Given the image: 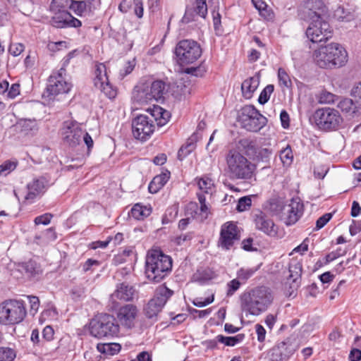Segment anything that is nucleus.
<instances>
[{"mask_svg":"<svg viewBox=\"0 0 361 361\" xmlns=\"http://www.w3.org/2000/svg\"><path fill=\"white\" fill-rule=\"evenodd\" d=\"M348 55L345 49L340 44L331 42L321 45L312 54L314 63L320 68L334 69L344 66L348 62Z\"/></svg>","mask_w":361,"mask_h":361,"instance_id":"nucleus-1","label":"nucleus"},{"mask_svg":"<svg viewBox=\"0 0 361 361\" xmlns=\"http://www.w3.org/2000/svg\"><path fill=\"white\" fill-rule=\"evenodd\" d=\"M273 300L271 291L262 286L243 293L240 296V307L246 316H259L268 310Z\"/></svg>","mask_w":361,"mask_h":361,"instance_id":"nucleus-2","label":"nucleus"},{"mask_svg":"<svg viewBox=\"0 0 361 361\" xmlns=\"http://www.w3.org/2000/svg\"><path fill=\"white\" fill-rule=\"evenodd\" d=\"M171 258L162 251L152 249L148 251L145 261V275L151 281L159 283L171 271Z\"/></svg>","mask_w":361,"mask_h":361,"instance_id":"nucleus-3","label":"nucleus"},{"mask_svg":"<svg viewBox=\"0 0 361 361\" xmlns=\"http://www.w3.org/2000/svg\"><path fill=\"white\" fill-rule=\"evenodd\" d=\"M226 171L233 179L250 180L256 166L237 149H231L226 155Z\"/></svg>","mask_w":361,"mask_h":361,"instance_id":"nucleus-4","label":"nucleus"},{"mask_svg":"<svg viewBox=\"0 0 361 361\" xmlns=\"http://www.w3.org/2000/svg\"><path fill=\"white\" fill-rule=\"evenodd\" d=\"M119 329L116 318L109 314H99L89 324L90 335L99 339H111L118 335Z\"/></svg>","mask_w":361,"mask_h":361,"instance_id":"nucleus-5","label":"nucleus"},{"mask_svg":"<svg viewBox=\"0 0 361 361\" xmlns=\"http://www.w3.org/2000/svg\"><path fill=\"white\" fill-rule=\"evenodd\" d=\"M26 315L23 301L7 300L0 304V324H16L21 322Z\"/></svg>","mask_w":361,"mask_h":361,"instance_id":"nucleus-6","label":"nucleus"},{"mask_svg":"<svg viewBox=\"0 0 361 361\" xmlns=\"http://www.w3.org/2000/svg\"><path fill=\"white\" fill-rule=\"evenodd\" d=\"M175 54L178 63L183 66L196 61L202 54V49L197 42L184 39L177 44Z\"/></svg>","mask_w":361,"mask_h":361,"instance_id":"nucleus-7","label":"nucleus"},{"mask_svg":"<svg viewBox=\"0 0 361 361\" xmlns=\"http://www.w3.org/2000/svg\"><path fill=\"white\" fill-rule=\"evenodd\" d=\"M241 126L248 131L257 132L267 123V118L252 105L242 108L238 116Z\"/></svg>","mask_w":361,"mask_h":361,"instance_id":"nucleus-8","label":"nucleus"},{"mask_svg":"<svg viewBox=\"0 0 361 361\" xmlns=\"http://www.w3.org/2000/svg\"><path fill=\"white\" fill-rule=\"evenodd\" d=\"M313 118L318 128L324 130L336 129L343 121L339 112L329 107L317 109Z\"/></svg>","mask_w":361,"mask_h":361,"instance_id":"nucleus-9","label":"nucleus"},{"mask_svg":"<svg viewBox=\"0 0 361 361\" xmlns=\"http://www.w3.org/2000/svg\"><path fill=\"white\" fill-rule=\"evenodd\" d=\"M172 295L173 291L166 286H161L158 287L154 298L148 302L144 309L146 317L157 320L159 313Z\"/></svg>","mask_w":361,"mask_h":361,"instance_id":"nucleus-10","label":"nucleus"},{"mask_svg":"<svg viewBox=\"0 0 361 361\" xmlns=\"http://www.w3.org/2000/svg\"><path fill=\"white\" fill-rule=\"evenodd\" d=\"M239 145L245 154L253 160L267 163L273 154V149L269 143L257 146L255 142L249 139H242Z\"/></svg>","mask_w":361,"mask_h":361,"instance_id":"nucleus-11","label":"nucleus"},{"mask_svg":"<svg viewBox=\"0 0 361 361\" xmlns=\"http://www.w3.org/2000/svg\"><path fill=\"white\" fill-rule=\"evenodd\" d=\"M71 87L72 84L66 75V71L61 68L56 73H53L49 77L47 87V97L51 99V97L59 94H66L71 90Z\"/></svg>","mask_w":361,"mask_h":361,"instance_id":"nucleus-12","label":"nucleus"},{"mask_svg":"<svg viewBox=\"0 0 361 361\" xmlns=\"http://www.w3.org/2000/svg\"><path fill=\"white\" fill-rule=\"evenodd\" d=\"M307 22L309 25L306 30V36L311 42H320L331 37V26L324 17Z\"/></svg>","mask_w":361,"mask_h":361,"instance_id":"nucleus-13","label":"nucleus"},{"mask_svg":"<svg viewBox=\"0 0 361 361\" xmlns=\"http://www.w3.org/2000/svg\"><path fill=\"white\" fill-rule=\"evenodd\" d=\"M156 128L154 121L146 115H139L132 121V131L134 137L141 141L148 140Z\"/></svg>","mask_w":361,"mask_h":361,"instance_id":"nucleus-14","label":"nucleus"},{"mask_svg":"<svg viewBox=\"0 0 361 361\" xmlns=\"http://www.w3.org/2000/svg\"><path fill=\"white\" fill-rule=\"evenodd\" d=\"M240 232L236 224L226 222L221 227L218 246L224 250H231L240 240Z\"/></svg>","mask_w":361,"mask_h":361,"instance_id":"nucleus-15","label":"nucleus"},{"mask_svg":"<svg viewBox=\"0 0 361 361\" xmlns=\"http://www.w3.org/2000/svg\"><path fill=\"white\" fill-rule=\"evenodd\" d=\"M60 133L65 144L75 147L82 142L83 130L80 123L68 120L63 123Z\"/></svg>","mask_w":361,"mask_h":361,"instance_id":"nucleus-16","label":"nucleus"},{"mask_svg":"<svg viewBox=\"0 0 361 361\" xmlns=\"http://www.w3.org/2000/svg\"><path fill=\"white\" fill-rule=\"evenodd\" d=\"M326 8L321 0H308L300 10V18L310 21L324 17Z\"/></svg>","mask_w":361,"mask_h":361,"instance_id":"nucleus-17","label":"nucleus"},{"mask_svg":"<svg viewBox=\"0 0 361 361\" xmlns=\"http://www.w3.org/2000/svg\"><path fill=\"white\" fill-rule=\"evenodd\" d=\"M303 211V204L298 199H292L290 202L283 208V219L286 225H292L298 221Z\"/></svg>","mask_w":361,"mask_h":361,"instance_id":"nucleus-18","label":"nucleus"},{"mask_svg":"<svg viewBox=\"0 0 361 361\" xmlns=\"http://www.w3.org/2000/svg\"><path fill=\"white\" fill-rule=\"evenodd\" d=\"M207 13V6L206 0H190V4L186 8L182 21L188 23L195 20L196 16H200L204 18Z\"/></svg>","mask_w":361,"mask_h":361,"instance_id":"nucleus-19","label":"nucleus"},{"mask_svg":"<svg viewBox=\"0 0 361 361\" xmlns=\"http://www.w3.org/2000/svg\"><path fill=\"white\" fill-rule=\"evenodd\" d=\"M198 200L200 204L199 207L196 202H190L186 207V214L190 215L192 218L202 221L208 217L209 209L205 204V197L204 195L198 194Z\"/></svg>","mask_w":361,"mask_h":361,"instance_id":"nucleus-20","label":"nucleus"},{"mask_svg":"<svg viewBox=\"0 0 361 361\" xmlns=\"http://www.w3.org/2000/svg\"><path fill=\"white\" fill-rule=\"evenodd\" d=\"M137 312L138 310L135 305H125L118 310L117 318L122 326L131 328L134 326Z\"/></svg>","mask_w":361,"mask_h":361,"instance_id":"nucleus-21","label":"nucleus"},{"mask_svg":"<svg viewBox=\"0 0 361 361\" xmlns=\"http://www.w3.org/2000/svg\"><path fill=\"white\" fill-rule=\"evenodd\" d=\"M294 348L285 342L272 348L268 353L269 361H286L293 354Z\"/></svg>","mask_w":361,"mask_h":361,"instance_id":"nucleus-22","label":"nucleus"},{"mask_svg":"<svg viewBox=\"0 0 361 361\" xmlns=\"http://www.w3.org/2000/svg\"><path fill=\"white\" fill-rule=\"evenodd\" d=\"M47 185V182L44 178H34L27 185V193L25 195V199L32 202L44 192Z\"/></svg>","mask_w":361,"mask_h":361,"instance_id":"nucleus-23","label":"nucleus"},{"mask_svg":"<svg viewBox=\"0 0 361 361\" xmlns=\"http://www.w3.org/2000/svg\"><path fill=\"white\" fill-rule=\"evenodd\" d=\"M254 222L256 228L267 235L274 236L277 233V227L273 221L261 212L255 214Z\"/></svg>","mask_w":361,"mask_h":361,"instance_id":"nucleus-24","label":"nucleus"},{"mask_svg":"<svg viewBox=\"0 0 361 361\" xmlns=\"http://www.w3.org/2000/svg\"><path fill=\"white\" fill-rule=\"evenodd\" d=\"M53 23L56 27H78L81 26V22L74 18L67 11H61L56 14L53 18Z\"/></svg>","mask_w":361,"mask_h":361,"instance_id":"nucleus-25","label":"nucleus"},{"mask_svg":"<svg viewBox=\"0 0 361 361\" xmlns=\"http://www.w3.org/2000/svg\"><path fill=\"white\" fill-rule=\"evenodd\" d=\"M135 288L125 283L117 286L116 290L112 293V300H121L123 301L132 300L135 296Z\"/></svg>","mask_w":361,"mask_h":361,"instance_id":"nucleus-26","label":"nucleus"},{"mask_svg":"<svg viewBox=\"0 0 361 361\" xmlns=\"http://www.w3.org/2000/svg\"><path fill=\"white\" fill-rule=\"evenodd\" d=\"M133 100L135 104L140 106L147 105L155 102L147 87L137 86L133 92Z\"/></svg>","mask_w":361,"mask_h":361,"instance_id":"nucleus-27","label":"nucleus"},{"mask_svg":"<svg viewBox=\"0 0 361 361\" xmlns=\"http://www.w3.org/2000/svg\"><path fill=\"white\" fill-rule=\"evenodd\" d=\"M147 111L150 114L151 117L149 118H152L154 122L156 121L159 126L165 125L169 120V112L158 105L153 104L152 108L149 107L147 109Z\"/></svg>","mask_w":361,"mask_h":361,"instance_id":"nucleus-28","label":"nucleus"},{"mask_svg":"<svg viewBox=\"0 0 361 361\" xmlns=\"http://www.w3.org/2000/svg\"><path fill=\"white\" fill-rule=\"evenodd\" d=\"M338 107L349 116H355L361 114V106L350 98L341 99L338 104Z\"/></svg>","mask_w":361,"mask_h":361,"instance_id":"nucleus-29","label":"nucleus"},{"mask_svg":"<svg viewBox=\"0 0 361 361\" xmlns=\"http://www.w3.org/2000/svg\"><path fill=\"white\" fill-rule=\"evenodd\" d=\"M259 85V77L255 75L243 81L241 89L244 97L247 99L252 97L253 93L257 89Z\"/></svg>","mask_w":361,"mask_h":361,"instance_id":"nucleus-30","label":"nucleus"},{"mask_svg":"<svg viewBox=\"0 0 361 361\" xmlns=\"http://www.w3.org/2000/svg\"><path fill=\"white\" fill-rule=\"evenodd\" d=\"M16 127L25 135L33 134L38 130L37 122L35 119L21 118L18 121Z\"/></svg>","mask_w":361,"mask_h":361,"instance_id":"nucleus-31","label":"nucleus"},{"mask_svg":"<svg viewBox=\"0 0 361 361\" xmlns=\"http://www.w3.org/2000/svg\"><path fill=\"white\" fill-rule=\"evenodd\" d=\"M169 178L170 173L168 171L156 176L149 184V192L152 194L157 192L167 183Z\"/></svg>","mask_w":361,"mask_h":361,"instance_id":"nucleus-32","label":"nucleus"},{"mask_svg":"<svg viewBox=\"0 0 361 361\" xmlns=\"http://www.w3.org/2000/svg\"><path fill=\"white\" fill-rule=\"evenodd\" d=\"M146 87L155 102H158L164 98V94L166 92V84L163 81L155 80L151 83L150 86H147Z\"/></svg>","mask_w":361,"mask_h":361,"instance_id":"nucleus-33","label":"nucleus"},{"mask_svg":"<svg viewBox=\"0 0 361 361\" xmlns=\"http://www.w3.org/2000/svg\"><path fill=\"white\" fill-rule=\"evenodd\" d=\"M334 18L339 21L349 22L354 19V13L348 8H345L343 6H338L334 11Z\"/></svg>","mask_w":361,"mask_h":361,"instance_id":"nucleus-34","label":"nucleus"},{"mask_svg":"<svg viewBox=\"0 0 361 361\" xmlns=\"http://www.w3.org/2000/svg\"><path fill=\"white\" fill-rule=\"evenodd\" d=\"M94 75V86L103 84L104 82H106L107 80H109L106 73V68L104 63H99L96 65Z\"/></svg>","mask_w":361,"mask_h":361,"instance_id":"nucleus-35","label":"nucleus"},{"mask_svg":"<svg viewBox=\"0 0 361 361\" xmlns=\"http://www.w3.org/2000/svg\"><path fill=\"white\" fill-rule=\"evenodd\" d=\"M152 209L149 207L143 206L140 204H136L131 209V216L137 219H143L150 215Z\"/></svg>","mask_w":361,"mask_h":361,"instance_id":"nucleus-36","label":"nucleus"},{"mask_svg":"<svg viewBox=\"0 0 361 361\" xmlns=\"http://www.w3.org/2000/svg\"><path fill=\"white\" fill-rule=\"evenodd\" d=\"M97 349L101 353L107 355H114L121 350V345L116 343H99Z\"/></svg>","mask_w":361,"mask_h":361,"instance_id":"nucleus-37","label":"nucleus"},{"mask_svg":"<svg viewBox=\"0 0 361 361\" xmlns=\"http://www.w3.org/2000/svg\"><path fill=\"white\" fill-rule=\"evenodd\" d=\"M198 188L204 193H212L214 188V180L208 176L196 178Z\"/></svg>","mask_w":361,"mask_h":361,"instance_id":"nucleus-38","label":"nucleus"},{"mask_svg":"<svg viewBox=\"0 0 361 361\" xmlns=\"http://www.w3.org/2000/svg\"><path fill=\"white\" fill-rule=\"evenodd\" d=\"M316 98L319 104H329L334 103L337 97L326 90H322L318 92L316 95Z\"/></svg>","mask_w":361,"mask_h":361,"instance_id":"nucleus-39","label":"nucleus"},{"mask_svg":"<svg viewBox=\"0 0 361 361\" xmlns=\"http://www.w3.org/2000/svg\"><path fill=\"white\" fill-rule=\"evenodd\" d=\"M290 279L293 283L298 285V280L300 279L302 273V265L299 262L293 261L289 264Z\"/></svg>","mask_w":361,"mask_h":361,"instance_id":"nucleus-40","label":"nucleus"},{"mask_svg":"<svg viewBox=\"0 0 361 361\" xmlns=\"http://www.w3.org/2000/svg\"><path fill=\"white\" fill-rule=\"evenodd\" d=\"M243 334H238L235 336H224L223 335H218L216 340L227 346H234L237 343L241 342L244 338Z\"/></svg>","mask_w":361,"mask_h":361,"instance_id":"nucleus-41","label":"nucleus"},{"mask_svg":"<svg viewBox=\"0 0 361 361\" xmlns=\"http://www.w3.org/2000/svg\"><path fill=\"white\" fill-rule=\"evenodd\" d=\"M255 7L259 11V14L267 20L273 18V13L267 9V5L262 0H252Z\"/></svg>","mask_w":361,"mask_h":361,"instance_id":"nucleus-42","label":"nucleus"},{"mask_svg":"<svg viewBox=\"0 0 361 361\" xmlns=\"http://www.w3.org/2000/svg\"><path fill=\"white\" fill-rule=\"evenodd\" d=\"M16 357V352L9 347H0V361H13Z\"/></svg>","mask_w":361,"mask_h":361,"instance_id":"nucleus-43","label":"nucleus"},{"mask_svg":"<svg viewBox=\"0 0 361 361\" xmlns=\"http://www.w3.org/2000/svg\"><path fill=\"white\" fill-rule=\"evenodd\" d=\"M95 87L99 89L109 99L115 98L117 94L116 90L109 84V80Z\"/></svg>","mask_w":361,"mask_h":361,"instance_id":"nucleus-44","label":"nucleus"},{"mask_svg":"<svg viewBox=\"0 0 361 361\" xmlns=\"http://www.w3.org/2000/svg\"><path fill=\"white\" fill-rule=\"evenodd\" d=\"M293 152L289 146L281 150L280 159L284 166H289L293 161Z\"/></svg>","mask_w":361,"mask_h":361,"instance_id":"nucleus-45","label":"nucleus"},{"mask_svg":"<svg viewBox=\"0 0 361 361\" xmlns=\"http://www.w3.org/2000/svg\"><path fill=\"white\" fill-rule=\"evenodd\" d=\"M278 78L279 81V85L281 87H284L286 88H289L292 85L291 80L286 72V71L283 68H279L278 71Z\"/></svg>","mask_w":361,"mask_h":361,"instance_id":"nucleus-46","label":"nucleus"},{"mask_svg":"<svg viewBox=\"0 0 361 361\" xmlns=\"http://www.w3.org/2000/svg\"><path fill=\"white\" fill-rule=\"evenodd\" d=\"M274 92V85H267L264 89L261 92L258 102L261 104H264L267 103L271 94V93Z\"/></svg>","mask_w":361,"mask_h":361,"instance_id":"nucleus-47","label":"nucleus"},{"mask_svg":"<svg viewBox=\"0 0 361 361\" xmlns=\"http://www.w3.org/2000/svg\"><path fill=\"white\" fill-rule=\"evenodd\" d=\"M16 167V162L7 161L0 165V176H6L13 171Z\"/></svg>","mask_w":361,"mask_h":361,"instance_id":"nucleus-48","label":"nucleus"},{"mask_svg":"<svg viewBox=\"0 0 361 361\" xmlns=\"http://www.w3.org/2000/svg\"><path fill=\"white\" fill-rule=\"evenodd\" d=\"M70 8L78 16H82L86 11V3L85 1H73Z\"/></svg>","mask_w":361,"mask_h":361,"instance_id":"nucleus-49","label":"nucleus"},{"mask_svg":"<svg viewBox=\"0 0 361 361\" xmlns=\"http://www.w3.org/2000/svg\"><path fill=\"white\" fill-rule=\"evenodd\" d=\"M252 200L248 197H243L239 199L237 204V210L239 212H244L250 208L251 206Z\"/></svg>","mask_w":361,"mask_h":361,"instance_id":"nucleus-50","label":"nucleus"},{"mask_svg":"<svg viewBox=\"0 0 361 361\" xmlns=\"http://www.w3.org/2000/svg\"><path fill=\"white\" fill-rule=\"evenodd\" d=\"M214 300V295L212 294L211 296L205 299H203L202 298H197L193 300L192 303L196 307H203L213 302Z\"/></svg>","mask_w":361,"mask_h":361,"instance_id":"nucleus-51","label":"nucleus"},{"mask_svg":"<svg viewBox=\"0 0 361 361\" xmlns=\"http://www.w3.org/2000/svg\"><path fill=\"white\" fill-rule=\"evenodd\" d=\"M52 216V214H51L50 213H46L42 215L37 216L35 219L34 222L35 225L42 224L46 226L50 224Z\"/></svg>","mask_w":361,"mask_h":361,"instance_id":"nucleus-52","label":"nucleus"},{"mask_svg":"<svg viewBox=\"0 0 361 361\" xmlns=\"http://www.w3.org/2000/svg\"><path fill=\"white\" fill-rule=\"evenodd\" d=\"M24 48L21 43H13L10 45L8 51L13 56H18L23 51Z\"/></svg>","mask_w":361,"mask_h":361,"instance_id":"nucleus-53","label":"nucleus"},{"mask_svg":"<svg viewBox=\"0 0 361 361\" xmlns=\"http://www.w3.org/2000/svg\"><path fill=\"white\" fill-rule=\"evenodd\" d=\"M27 299L30 305V313L32 314H36L39 307V298L36 296L28 295Z\"/></svg>","mask_w":361,"mask_h":361,"instance_id":"nucleus-54","label":"nucleus"},{"mask_svg":"<svg viewBox=\"0 0 361 361\" xmlns=\"http://www.w3.org/2000/svg\"><path fill=\"white\" fill-rule=\"evenodd\" d=\"M135 66V62L134 60L128 61L124 67L120 70V75L123 78L127 75L130 74L133 70L134 69Z\"/></svg>","mask_w":361,"mask_h":361,"instance_id":"nucleus-55","label":"nucleus"},{"mask_svg":"<svg viewBox=\"0 0 361 361\" xmlns=\"http://www.w3.org/2000/svg\"><path fill=\"white\" fill-rule=\"evenodd\" d=\"M332 214L331 213L324 214L319 217L316 222V228L319 230L322 228L331 219Z\"/></svg>","mask_w":361,"mask_h":361,"instance_id":"nucleus-56","label":"nucleus"},{"mask_svg":"<svg viewBox=\"0 0 361 361\" xmlns=\"http://www.w3.org/2000/svg\"><path fill=\"white\" fill-rule=\"evenodd\" d=\"M193 145L188 144L180 147L178 152V158L179 160H183L187 155H188L193 149Z\"/></svg>","mask_w":361,"mask_h":361,"instance_id":"nucleus-57","label":"nucleus"},{"mask_svg":"<svg viewBox=\"0 0 361 361\" xmlns=\"http://www.w3.org/2000/svg\"><path fill=\"white\" fill-rule=\"evenodd\" d=\"M132 6L135 14L139 18H142L144 11L142 1L141 0H134Z\"/></svg>","mask_w":361,"mask_h":361,"instance_id":"nucleus-58","label":"nucleus"},{"mask_svg":"<svg viewBox=\"0 0 361 361\" xmlns=\"http://www.w3.org/2000/svg\"><path fill=\"white\" fill-rule=\"evenodd\" d=\"M255 270L253 269H240L238 271V277L241 280H247L255 273Z\"/></svg>","mask_w":361,"mask_h":361,"instance_id":"nucleus-59","label":"nucleus"},{"mask_svg":"<svg viewBox=\"0 0 361 361\" xmlns=\"http://www.w3.org/2000/svg\"><path fill=\"white\" fill-rule=\"evenodd\" d=\"M240 283L237 279H233L227 285V295L231 296L233 293L238 290Z\"/></svg>","mask_w":361,"mask_h":361,"instance_id":"nucleus-60","label":"nucleus"},{"mask_svg":"<svg viewBox=\"0 0 361 361\" xmlns=\"http://www.w3.org/2000/svg\"><path fill=\"white\" fill-rule=\"evenodd\" d=\"M192 235L190 233L181 234L173 238V241L178 245H183L185 242L189 241L192 239Z\"/></svg>","mask_w":361,"mask_h":361,"instance_id":"nucleus-61","label":"nucleus"},{"mask_svg":"<svg viewBox=\"0 0 361 361\" xmlns=\"http://www.w3.org/2000/svg\"><path fill=\"white\" fill-rule=\"evenodd\" d=\"M68 43L66 41H59L55 42H50L48 44L49 49L52 51L61 50L68 47Z\"/></svg>","mask_w":361,"mask_h":361,"instance_id":"nucleus-62","label":"nucleus"},{"mask_svg":"<svg viewBox=\"0 0 361 361\" xmlns=\"http://www.w3.org/2000/svg\"><path fill=\"white\" fill-rule=\"evenodd\" d=\"M350 94L354 98L361 102V81L354 84Z\"/></svg>","mask_w":361,"mask_h":361,"instance_id":"nucleus-63","label":"nucleus"},{"mask_svg":"<svg viewBox=\"0 0 361 361\" xmlns=\"http://www.w3.org/2000/svg\"><path fill=\"white\" fill-rule=\"evenodd\" d=\"M350 361L361 360V350L357 348H353L349 354Z\"/></svg>","mask_w":361,"mask_h":361,"instance_id":"nucleus-64","label":"nucleus"}]
</instances>
